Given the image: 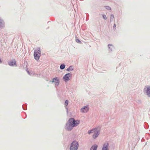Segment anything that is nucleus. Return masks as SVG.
I'll return each instance as SVG.
<instances>
[{"mask_svg":"<svg viewBox=\"0 0 150 150\" xmlns=\"http://www.w3.org/2000/svg\"><path fill=\"white\" fill-rule=\"evenodd\" d=\"M69 125L72 127L76 126L79 123V120H75L73 118L70 119L69 120Z\"/></svg>","mask_w":150,"mask_h":150,"instance_id":"f257e3e1","label":"nucleus"},{"mask_svg":"<svg viewBox=\"0 0 150 150\" xmlns=\"http://www.w3.org/2000/svg\"><path fill=\"white\" fill-rule=\"evenodd\" d=\"M88 133L89 134L93 133V137L94 139L97 137L99 134V131L97 128H95L90 131H89Z\"/></svg>","mask_w":150,"mask_h":150,"instance_id":"f03ea898","label":"nucleus"},{"mask_svg":"<svg viewBox=\"0 0 150 150\" xmlns=\"http://www.w3.org/2000/svg\"><path fill=\"white\" fill-rule=\"evenodd\" d=\"M41 51L40 48L37 49L34 52V57L37 60H38L40 58L41 55Z\"/></svg>","mask_w":150,"mask_h":150,"instance_id":"7ed1b4c3","label":"nucleus"},{"mask_svg":"<svg viewBox=\"0 0 150 150\" xmlns=\"http://www.w3.org/2000/svg\"><path fill=\"white\" fill-rule=\"evenodd\" d=\"M78 146V142L76 141H74L71 144L70 150H77Z\"/></svg>","mask_w":150,"mask_h":150,"instance_id":"20e7f679","label":"nucleus"},{"mask_svg":"<svg viewBox=\"0 0 150 150\" xmlns=\"http://www.w3.org/2000/svg\"><path fill=\"white\" fill-rule=\"evenodd\" d=\"M144 90L148 96L149 97H150V86H146L144 88Z\"/></svg>","mask_w":150,"mask_h":150,"instance_id":"39448f33","label":"nucleus"},{"mask_svg":"<svg viewBox=\"0 0 150 150\" xmlns=\"http://www.w3.org/2000/svg\"><path fill=\"white\" fill-rule=\"evenodd\" d=\"M52 82H54L55 85H58L59 83V79L57 78H53L52 79Z\"/></svg>","mask_w":150,"mask_h":150,"instance_id":"423d86ee","label":"nucleus"},{"mask_svg":"<svg viewBox=\"0 0 150 150\" xmlns=\"http://www.w3.org/2000/svg\"><path fill=\"white\" fill-rule=\"evenodd\" d=\"M89 108L87 106H86L81 108V111L82 112H86L88 110Z\"/></svg>","mask_w":150,"mask_h":150,"instance_id":"0eeeda50","label":"nucleus"},{"mask_svg":"<svg viewBox=\"0 0 150 150\" xmlns=\"http://www.w3.org/2000/svg\"><path fill=\"white\" fill-rule=\"evenodd\" d=\"M70 75L69 73L66 74L64 77L63 78L65 80V81H67L69 80V77Z\"/></svg>","mask_w":150,"mask_h":150,"instance_id":"6e6552de","label":"nucleus"},{"mask_svg":"<svg viewBox=\"0 0 150 150\" xmlns=\"http://www.w3.org/2000/svg\"><path fill=\"white\" fill-rule=\"evenodd\" d=\"M9 65L11 66L16 65V62L15 60H12L11 62H10L9 63Z\"/></svg>","mask_w":150,"mask_h":150,"instance_id":"1a4fd4ad","label":"nucleus"},{"mask_svg":"<svg viewBox=\"0 0 150 150\" xmlns=\"http://www.w3.org/2000/svg\"><path fill=\"white\" fill-rule=\"evenodd\" d=\"M4 25V23L3 20L0 18V28H2Z\"/></svg>","mask_w":150,"mask_h":150,"instance_id":"9d476101","label":"nucleus"},{"mask_svg":"<svg viewBox=\"0 0 150 150\" xmlns=\"http://www.w3.org/2000/svg\"><path fill=\"white\" fill-rule=\"evenodd\" d=\"M108 143L105 144L102 149V150H108Z\"/></svg>","mask_w":150,"mask_h":150,"instance_id":"9b49d317","label":"nucleus"},{"mask_svg":"<svg viewBox=\"0 0 150 150\" xmlns=\"http://www.w3.org/2000/svg\"><path fill=\"white\" fill-rule=\"evenodd\" d=\"M98 147V146L96 145H95L93 146L90 149V150H96Z\"/></svg>","mask_w":150,"mask_h":150,"instance_id":"f8f14e48","label":"nucleus"},{"mask_svg":"<svg viewBox=\"0 0 150 150\" xmlns=\"http://www.w3.org/2000/svg\"><path fill=\"white\" fill-rule=\"evenodd\" d=\"M67 71H71L73 70V68L72 67H70L67 69Z\"/></svg>","mask_w":150,"mask_h":150,"instance_id":"ddd939ff","label":"nucleus"},{"mask_svg":"<svg viewBox=\"0 0 150 150\" xmlns=\"http://www.w3.org/2000/svg\"><path fill=\"white\" fill-rule=\"evenodd\" d=\"M65 65L64 64H62L60 66V68L61 69H64L65 68Z\"/></svg>","mask_w":150,"mask_h":150,"instance_id":"4468645a","label":"nucleus"},{"mask_svg":"<svg viewBox=\"0 0 150 150\" xmlns=\"http://www.w3.org/2000/svg\"><path fill=\"white\" fill-rule=\"evenodd\" d=\"M108 47L110 49L111 48V49H112V48L113 47L112 45H108Z\"/></svg>","mask_w":150,"mask_h":150,"instance_id":"2eb2a0df","label":"nucleus"},{"mask_svg":"<svg viewBox=\"0 0 150 150\" xmlns=\"http://www.w3.org/2000/svg\"><path fill=\"white\" fill-rule=\"evenodd\" d=\"M68 101L67 100H66L65 103V105L66 106H67L68 105Z\"/></svg>","mask_w":150,"mask_h":150,"instance_id":"dca6fc26","label":"nucleus"},{"mask_svg":"<svg viewBox=\"0 0 150 150\" xmlns=\"http://www.w3.org/2000/svg\"><path fill=\"white\" fill-rule=\"evenodd\" d=\"M76 41L77 43H81V42L78 39H76Z\"/></svg>","mask_w":150,"mask_h":150,"instance_id":"f3484780","label":"nucleus"},{"mask_svg":"<svg viewBox=\"0 0 150 150\" xmlns=\"http://www.w3.org/2000/svg\"><path fill=\"white\" fill-rule=\"evenodd\" d=\"M103 18L105 20H106L107 19V17L106 16V15H103Z\"/></svg>","mask_w":150,"mask_h":150,"instance_id":"a211bd4d","label":"nucleus"},{"mask_svg":"<svg viewBox=\"0 0 150 150\" xmlns=\"http://www.w3.org/2000/svg\"><path fill=\"white\" fill-rule=\"evenodd\" d=\"M106 9L108 10H110L111 9V8L109 6H107L106 7Z\"/></svg>","mask_w":150,"mask_h":150,"instance_id":"6ab92c4d","label":"nucleus"},{"mask_svg":"<svg viewBox=\"0 0 150 150\" xmlns=\"http://www.w3.org/2000/svg\"><path fill=\"white\" fill-rule=\"evenodd\" d=\"M114 16L113 15H111L110 16V19H112L114 18Z\"/></svg>","mask_w":150,"mask_h":150,"instance_id":"aec40b11","label":"nucleus"},{"mask_svg":"<svg viewBox=\"0 0 150 150\" xmlns=\"http://www.w3.org/2000/svg\"><path fill=\"white\" fill-rule=\"evenodd\" d=\"M67 129L68 130H71V129H69L68 128H67Z\"/></svg>","mask_w":150,"mask_h":150,"instance_id":"412c9836","label":"nucleus"},{"mask_svg":"<svg viewBox=\"0 0 150 150\" xmlns=\"http://www.w3.org/2000/svg\"><path fill=\"white\" fill-rule=\"evenodd\" d=\"M116 27V25L115 24H114V27Z\"/></svg>","mask_w":150,"mask_h":150,"instance_id":"4be33fe9","label":"nucleus"}]
</instances>
